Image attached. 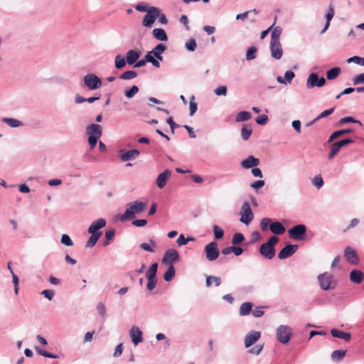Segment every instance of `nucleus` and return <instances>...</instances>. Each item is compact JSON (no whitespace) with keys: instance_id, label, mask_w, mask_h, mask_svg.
Here are the masks:
<instances>
[{"instance_id":"obj_1","label":"nucleus","mask_w":364,"mask_h":364,"mask_svg":"<svg viewBox=\"0 0 364 364\" xmlns=\"http://www.w3.org/2000/svg\"><path fill=\"white\" fill-rule=\"evenodd\" d=\"M147 205L141 201H134L127 205L125 212L120 216L121 221H126L135 218V215L145 211Z\"/></svg>"},{"instance_id":"obj_2","label":"nucleus","mask_w":364,"mask_h":364,"mask_svg":"<svg viewBox=\"0 0 364 364\" xmlns=\"http://www.w3.org/2000/svg\"><path fill=\"white\" fill-rule=\"evenodd\" d=\"M166 46L162 43L158 44L151 51L146 54V60L155 68L160 67L159 60H163L162 53L166 50Z\"/></svg>"},{"instance_id":"obj_3","label":"nucleus","mask_w":364,"mask_h":364,"mask_svg":"<svg viewBox=\"0 0 364 364\" xmlns=\"http://www.w3.org/2000/svg\"><path fill=\"white\" fill-rule=\"evenodd\" d=\"M279 242L277 236H272L266 243L262 244L259 247V253L264 257L271 259L275 255L274 245Z\"/></svg>"},{"instance_id":"obj_4","label":"nucleus","mask_w":364,"mask_h":364,"mask_svg":"<svg viewBox=\"0 0 364 364\" xmlns=\"http://www.w3.org/2000/svg\"><path fill=\"white\" fill-rule=\"evenodd\" d=\"M159 15V9L155 6H150V10L143 18L142 25L146 28H151Z\"/></svg>"},{"instance_id":"obj_5","label":"nucleus","mask_w":364,"mask_h":364,"mask_svg":"<svg viewBox=\"0 0 364 364\" xmlns=\"http://www.w3.org/2000/svg\"><path fill=\"white\" fill-rule=\"evenodd\" d=\"M84 84L90 90H93L102 86V80L95 74H87L84 77Z\"/></svg>"},{"instance_id":"obj_6","label":"nucleus","mask_w":364,"mask_h":364,"mask_svg":"<svg viewBox=\"0 0 364 364\" xmlns=\"http://www.w3.org/2000/svg\"><path fill=\"white\" fill-rule=\"evenodd\" d=\"M240 220L246 225H249L254 218L253 213L247 202H245L241 208Z\"/></svg>"},{"instance_id":"obj_7","label":"nucleus","mask_w":364,"mask_h":364,"mask_svg":"<svg viewBox=\"0 0 364 364\" xmlns=\"http://www.w3.org/2000/svg\"><path fill=\"white\" fill-rule=\"evenodd\" d=\"M291 335V329L284 325H281L277 330V338L282 343H287L289 342Z\"/></svg>"},{"instance_id":"obj_8","label":"nucleus","mask_w":364,"mask_h":364,"mask_svg":"<svg viewBox=\"0 0 364 364\" xmlns=\"http://www.w3.org/2000/svg\"><path fill=\"white\" fill-rule=\"evenodd\" d=\"M206 258L209 261L215 260L219 256V250L218 249V243L216 242H211L208 243L204 249Z\"/></svg>"},{"instance_id":"obj_9","label":"nucleus","mask_w":364,"mask_h":364,"mask_svg":"<svg viewBox=\"0 0 364 364\" xmlns=\"http://www.w3.org/2000/svg\"><path fill=\"white\" fill-rule=\"evenodd\" d=\"M306 228L304 225L300 224L292 227L289 230V236L296 240H301L304 237Z\"/></svg>"},{"instance_id":"obj_10","label":"nucleus","mask_w":364,"mask_h":364,"mask_svg":"<svg viewBox=\"0 0 364 364\" xmlns=\"http://www.w3.org/2000/svg\"><path fill=\"white\" fill-rule=\"evenodd\" d=\"M179 259V254L177 250L174 249L168 250L164 254V256L162 259V264H173V262L178 261Z\"/></svg>"},{"instance_id":"obj_11","label":"nucleus","mask_w":364,"mask_h":364,"mask_svg":"<svg viewBox=\"0 0 364 364\" xmlns=\"http://www.w3.org/2000/svg\"><path fill=\"white\" fill-rule=\"evenodd\" d=\"M333 276L331 274L325 272L318 276V280L322 289L328 290L331 289Z\"/></svg>"},{"instance_id":"obj_12","label":"nucleus","mask_w":364,"mask_h":364,"mask_svg":"<svg viewBox=\"0 0 364 364\" xmlns=\"http://www.w3.org/2000/svg\"><path fill=\"white\" fill-rule=\"evenodd\" d=\"M298 249L297 245H287L278 254V257L281 259L289 257L296 252Z\"/></svg>"},{"instance_id":"obj_13","label":"nucleus","mask_w":364,"mask_h":364,"mask_svg":"<svg viewBox=\"0 0 364 364\" xmlns=\"http://www.w3.org/2000/svg\"><path fill=\"white\" fill-rule=\"evenodd\" d=\"M346 259L353 264H358L359 262L358 256L354 249L351 247H347L344 251Z\"/></svg>"},{"instance_id":"obj_14","label":"nucleus","mask_w":364,"mask_h":364,"mask_svg":"<svg viewBox=\"0 0 364 364\" xmlns=\"http://www.w3.org/2000/svg\"><path fill=\"white\" fill-rule=\"evenodd\" d=\"M270 49L272 57L279 60L282 56V48L280 42L270 41Z\"/></svg>"},{"instance_id":"obj_15","label":"nucleus","mask_w":364,"mask_h":364,"mask_svg":"<svg viewBox=\"0 0 364 364\" xmlns=\"http://www.w3.org/2000/svg\"><path fill=\"white\" fill-rule=\"evenodd\" d=\"M261 336L259 331H251L245 338V346L246 348H249L254 343H255Z\"/></svg>"},{"instance_id":"obj_16","label":"nucleus","mask_w":364,"mask_h":364,"mask_svg":"<svg viewBox=\"0 0 364 364\" xmlns=\"http://www.w3.org/2000/svg\"><path fill=\"white\" fill-rule=\"evenodd\" d=\"M171 176V171L169 169L165 170L163 173H160L156 178V186L159 188H163L170 176Z\"/></svg>"},{"instance_id":"obj_17","label":"nucleus","mask_w":364,"mask_h":364,"mask_svg":"<svg viewBox=\"0 0 364 364\" xmlns=\"http://www.w3.org/2000/svg\"><path fill=\"white\" fill-rule=\"evenodd\" d=\"M87 134L89 136L100 138L102 134V127L99 124H92L87 127Z\"/></svg>"},{"instance_id":"obj_18","label":"nucleus","mask_w":364,"mask_h":364,"mask_svg":"<svg viewBox=\"0 0 364 364\" xmlns=\"http://www.w3.org/2000/svg\"><path fill=\"white\" fill-rule=\"evenodd\" d=\"M130 336L133 343L136 346L142 341V332L136 326H133L130 331Z\"/></svg>"},{"instance_id":"obj_19","label":"nucleus","mask_w":364,"mask_h":364,"mask_svg":"<svg viewBox=\"0 0 364 364\" xmlns=\"http://www.w3.org/2000/svg\"><path fill=\"white\" fill-rule=\"evenodd\" d=\"M259 164V160L253 156H249L241 162V166L245 168H250L257 166Z\"/></svg>"},{"instance_id":"obj_20","label":"nucleus","mask_w":364,"mask_h":364,"mask_svg":"<svg viewBox=\"0 0 364 364\" xmlns=\"http://www.w3.org/2000/svg\"><path fill=\"white\" fill-rule=\"evenodd\" d=\"M106 225V220L103 218H100L94 221L88 228L89 233H97V230L104 228Z\"/></svg>"},{"instance_id":"obj_21","label":"nucleus","mask_w":364,"mask_h":364,"mask_svg":"<svg viewBox=\"0 0 364 364\" xmlns=\"http://www.w3.org/2000/svg\"><path fill=\"white\" fill-rule=\"evenodd\" d=\"M270 231L275 235H282L285 232L284 226L279 222H272L269 225Z\"/></svg>"},{"instance_id":"obj_22","label":"nucleus","mask_w":364,"mask_h":364,"mask_svg":"<svg viewBox=\"0 0 364 364\" xmlns=\"http://www.w3.org/2000/svg\"><path fill=\"white\" fill-rule=\"evenodd\" d=\"M140 56V53L135 50H129L126 55V61L129 65L136 62Z\"/></svg>"},{"instance_id":"obj_23","label":"nucleus","mask_w":364,"mask_h":364,"mask_svg":"<svg viewBox=\"0 0 364 364\" xmlns=\"http://www.w3.org/2000/svg\"><path fill=\"white\" fill-rule=\"evenodd\" d=\"M331 333L332 336H333L335 338L343 339L346 341H349L351 338L350 333L343 332L337 328H332L331 330Z\"/></svg>"},{"instance_id":"obj_24","label":"nucleus","mask_w":364,"mask_h":364,"mask_svg":"<svg viewBox=\"0 0 364 364\" xmlns=\"http://www.w3.org/2000/svg\"><path fill=\"white\" fill-rule=\"evenodd\" d=\"M139 151L136 149L129 150L124 154H122L120 156V159L123 161H127L129 160H133L139 156Z\"/></svg>"},{"instance_id":"obj_25","label":"nucleus","mask_w":364,"mask_h":364,"mask_svg":"<svg viewBox=\"0 0 364 364\" xmlns=\"http://www.w3.org/2000/svg\"><path fill=\"white\" fill-rule=\"evenodd\" d=\"M364 274L360 270L354 269L350 273V279L353 283L360 284L362 282Z\"/></svg>"},{"instance_id":"obj_26","label":"nucleus","mask_w":364,"mask_h":364,"mask_svg":"<svg viewBox=\"0 0 364 364\" xmlns=\"http://www.w3.org/2000/svg\"><path fill=\"white\" fill-rule=\"evenodd\" d=\"M152 34L159 41H166L168 40L167 35L163 28H154Z\"/></svg>"},{"instance_id":"obj_27","label":"nucleus","mask_w":364,"mask_h":364,"mask_svg":"<svg viewBox=\"0 0 364 364\" xmlns=\"http://www.w3.org/2000/svg\"><path fill=\"white\" fill-rule=\"evenodd\" d=\"M334 13L335 12H334L333 6L332 4H330L329 8H328V11L326 15V25H325L323 29L321 31V33H323L328 28V27L330 26V22L334 16Z\"/></svg>"},{"instance_id":"obj_28","label":"nucleus","mask_w":364,"mask_h":364,"mask_svg":"<svg viewBox=\"0 0 364 364\" xmlns=\"http://www.w3.org/2000/svg\"><path fill=\"white\" fill-rule=\"evenodd\" d=\"M253 304L251 302H245L242 304L240 307V314L241 316H247L251 311L252 309Z\"/></svg>"},{"instance_id":"obj_29","label":"nucleus","mask_w":364,"mask_h":364,"mask_svg":"<svg viewBox=\"0 0 364 364\" xmlns=\"http://www.w3.org/2000/svg\"><path fill=\"white\" fill-rule=\"evenodd\" d=\"M271 41L280 42V36L282 33V28L280 26H276L272 29Z\"/></svg>"},{"instance_id":"obj_30","label":"nucleus","mask_w":364,"mask_h":364,"mask_svg":"<svg viewBox=\"0 0 364 364\" xmlns=\"http://www.w3.org/2000/svg\"><path fill=\"white\" fill-rule=\"evenodd\" d=\"M346 350H334L331 355V359L336 361H340L346 356Z\"/></svg>"},{"instance_id":"obj_31","label":"nucleus","mask_w":364,"mask_h":364,"mask_svg":"<svg viewBox=\"0 0 364 364\" xmlns=\"http://www.w3.org/2000/svg\"><path fill=\"white\" fill-rule=\"evenodd\" d=\"M318 81V76L316 73H311L307 79L306 85L309 88H313L316 87V83Z\"/></svg>"},{"instance_id":"obj_32","label":"nucleus","mask_w":364,"mask_h":364,"mask_svg":"<svg viewBox=\"0 0 364 364\" xmlns=\"http://www.w3.org/2000/svg\"><path fill=\"white\" fill-rule=\"evenodd\" d=\"M341 73V68L338 67H335L328 70L326 72V77L328 80H334L336 79Z\"/></svg>"},{"instance_id":"obj_33","label":"nucleus","mask_w":364,"mask_h":364,"mask_svg":"<svg viewBox=\"0 0 364 364\" xmlns=\"http://www.w3.org/2000/svg\"><path fill=\"white\" fill-rule=\"evenodd\" d=\"M91 234H92V235L90 236V237L89 238V240H87V242L86 243L87 247H92L97 243V240L102 235L101 232H99L97 233H91Z\"/></svg>"},{"instance_id":"obj_34","label":"nucleus","mask_w":364,"mask_h":364,"mask_svg":"<svg viewBox=\"0 0 364 364\" xmlns=\"http://www.w3.org/2000/svg\"><path fill=\"white\" fill-rule=\"evenodd\" d=\"M175 268L173 267V264H171V265L168 266L167 270L164 274V279L166 282H169L172 280L175 275Z\"/></svg>"},{"instance_id":"obj_35","label":"nucleus","mask_w":364,"mask_h":364,"mask_svg":"<svg viewBox=\"0 0 364 364\" xmlns=\"http://www.w3.org/2000/svg\"><path fill=\"white\" fill-rule=\"evenodd\" d=\"M353 132V129H342L339 131L334 132L330 136L328 141H332L333 140L338 138L339 136H342L345 134H349Z\"/></svg>"},{"instance_id":"obj_36","label":"nucleus","mask_w":364,"mask_h":364,"mask_svg":"<svg viewBox=\"0 0 364 364\" xmlns=\"http://www.w3.org/2000/svg\"><path fill=\"white\" fill-rule=\"evenodd\" d=\"M252 129L250 125L245 124L241 129V136L244 140L250 139Z\"/></svg>"},{"instance_id":"obj_37","label":"nucleus","mask_w":364,"mask_h":364,"mask_svg":"<svg viewBox=\"0 0 364 364\" xmlns=\"http://www.w3.org/2000/svg\"><path fill=\"white\" fill-rule=\"evenodd\" d=\"M251 118V114L247 111L240 112L235 117L236 122L247 121Z\"/></svg>"},{"instance_id":"obj_38","label":"nucleus","mask_w":364,"mask_h":364,"mask_svg":"<svg viewBox=\"0 0 364 364\" xmlns=\"http://www.w3.org/2000/svg\"><path fill=\"white\" fill-rule=\"evenodd\" d=\"M157 268H158V264L154 263L151 264L150 268L146 272V277L147 279H156V274L157 272Z\"/></svg>"},{"instance_id":"obj_39","label":"nucleus","mask_w":364,"mask_h":364,"mask_svg":"<svg viewBox=\"0 0 364 364\" xmlns=\"http://www.w3.org/2000/svg\"><path fill=\"white\" fill-rule=\"evenodd\" d=\"M212 281H214V283L216 287H218L221 284V279L219 277H214V276H208L206 277V286L210 287L212 284Z\"/></svg>"},{"instance_id":"obj_40","label":"nucleus","mask_w":364,"mask_h":364,"mask_svg":"<svg viewBox=\"0 0 364 364\" xmlns=\"http://www.w3.org/2000/svg\"><path fill=\"white\" fill-rule=\"evenodd\" d=\"M213 233H214V236H215V239L220 240L223 237L224 231L221 228H220L217 225H214L213 227Z\"/></svg>"},{"instance_id":"obj_41","label":"nucleus","mask_w":364,"mask_h":364,"mask_svg":"<svg viewBox=\"0 0 364 364\" xmlns=\"http://www.w3.org/2000/svg\"><path fill=\"white\" fill-rule=\"evenodd\" d=\"M136 75H137V73H136V71L129 70V71H126V72L123 73L120 75V79H122V80H131V79H133V78L136 77Z\"/></svg>"},{"instance_id":"obj_42","label":"nucleus","mask_w":364,"mask_h":364,"mask_svg":"<svg viewBox=\"0 0 364 364\" xmlns=\"http://www.w3.org/2000/svg\"><path fill=\"white\" fill-rule=\"evenodd\" d=\"M114 63H115V67L117 69H121L125 66L126 61L123 57H122L120 55H117L115 57Z\"/></svg>"},{"instance_id":"obj_43","label":"nucleus","mask_w":364,"mask_h":364,"mask_svg":"<svg viewBox=\"0 0 364 364\" xmlns=\"http://www.w3.org/2000/svg\"><path fill=\"white\" fill-rule=\"evenodd\" d=\"M35 349L36 350V351L38 352V353L39 355H43L44 357L50 358H58V355H54L53 353H49L47 350L41 349L39 347L36 346V347H35Z\"/></svg>"},{"instance_id":"obj_44","label":"nucleus","mask_w":364,"mask_h":364,"mask_svg":"<svg viewBox=\"0 0 364 364\" xmlns=\"http://www.w3.org/2000/svg\"><path fill=\"white\" fill-rule=\"evenodd\" d=\"M245 240L244 235L240 232L235 233L232 237V243L233 245H237Z\"/></svg>"},{"instance_id":"obj_45","label":"nucleus","mask_w":364,"mask_h":364,"mask_svg":"<svg viewBox=\"0 0 364 364\" xmlns=\"http://www.w3.org/2000/svg\"><path fill=\"white\" fill-rule=\"evenodd\" d=\"M4 122L11 127H17L22 124L20 121L13 118H4Z\"/></svg>"},{"instance_id":"obj_46","label":"nucleus","mask_w":364,"mask_h":364,"mask_svg":"<svg viewBox=\"0 0 364 364\" xmlns=\"http://www.w3.org/2000/svg\"><path fill=\"white\" fill-rule=\"evenodd\" d=\"M340 149H341V147L339 146H338L336 142L333 144L331 145V151H330V153L328 154V158L329 159L333 158L338 153Z\"/></svg>"},{"instance_id":"obj_47","label":"nucleus","mask_w":364,"mask_h":364,"mask_svg":"<svg viewBox=\"0 0 364 364\" xmlns=\"http://www.w3.org/2000/svg\"><path fill=\"white\" fill-rule=\"evenodd\" d=\"M349 122L358 123L360 125H361V122L360 121L355 119L353 117H346L341 118L339 120V124H346V123H349Z\"/></svg>"},{"instance_id":"obj_48","label":"nucleus","mask_w":364,"mask_h":364,"mask_svg":"<svg viewBox=\"0 0 364 364\" xmlns=\"http://www.w3.org/2000/svg\"><path fill=\"white\" fill-rule=\"evenodd\" d=\"M139 92V87L136 85H133L129 90L125 92V96L128 98H132Z\"/></svg>"},{"instance_id":"obj_49","label":"nucleus","mask_w":364,"mask_h":364,"mask_svg":"<svg viewBox=\"0 0 364 364\" xmlns=\"http://www.w3.org/2000/svg\"><path fill=\"white\" fill-rule=\"evenodd\" d=\"M272 220L268 218H264L260 220V228L263 231L267 230L268 226L270 225Z\"/></svg>"},{"instance_id":"obj_50","label":"nucleus","mask_w":364,"mask_h":364,"mask_svg":"<svg viewBox=\"0 0 364 364\" xmlns=\"http://www.w3.org/2000/svg\"><path fill=\"white\" fill-rule=\"evenodd\" d=\"M312 183L317 188H320L323 186V178L322 177L318 175V176H316L313 179H312Z\"/></svg>"},{"instance_id":"obj_51","label":"nucleus","mask_w":364,"mask_h":364,"mask_svg":"<svg viewBox=\"0 0 364 364\" xmlns=\"http://www.w3.org/2000/svg\"><path fill=\"white\" fill-rule=\"evenodd\" d=\"M348 63H355L364 66V58L353 56L347 60Z\"/></svg>"},{"instance_id":"obj_52","label":"nucleus","mask_w":364,"mask_h":364,"mask_svg":"<svg viewBox=\"0 0 364 364\" xmlns=\"http://www.w3.org/2000/svg\"><path fill=\"white\" fill-rule=\"evenodd\" d=\"M197 110V103L195 101V97L192 96L190 100V115L192 116Z\"/></svg>"},{"instance_id":"obj_53","label":"nucleus","mask_w":364,"mask_h":364,"mask_svg":"<svg viewBox=\"0 0 364 364\" xmlns=\"http://www.w3.org/2000/svg\"><path fill=\"white\" fill-rule=\"evenodd\" d=\"M257 52V48L254 46L250 48L246 54V58L247 60H252L255 58V53Z\"/></svg>"},{"instance_id":"obj_54","label":"nucleus","mask_w":364,"mask_h":364,"mask_svg":"<svg viewBox=\"0 0 364 364\" xmlns=\"http://www.w3.org/2000/svg\"><path fill=\"white\" fill-rule=\"evenodd\" d=\"M61 242L64 244L66 246H72L73 245V242L70 237L66 235L63 234L61 237Z\"/></svg>"},{"instance_id":"obj_55","label":"nucleus","mask_w":364,"mask_h":364,"mask_svg":"<svg viewBox=\"0 0 364 364\" xmlns=\"http://www.w3.org/2000/svg\"><path fill=\"white\" fill-rule=\"evenodd\" d=\"M294 76H295V74L293 71L287 70L285 73L284 77L286 84L290 83L291 82L292 79L294 77Z\"/></svg>"},{"instance_id":"obj_56","label":"nucleus","mask_w":364,"mask_h":364,"mask_svg":"<svg viewBox=\"0 0 364 364\" xmlns=\"http://www.w3.org/2000/svg\"><path fill=\"white\" fill-rule=\"evenodd\" d=\"M334 109L333 108H331V109H328L323 112H322L314 120V122L315 121H317L321 118H323V117H326L328 115H330L331 114L333 113Z\"/></svg>"},{"instance_id":"obj_57","label":"nucleus","mask_w":364,"mask_h":364,"mask_svg":"<svg viewBox=\"0 0 364 364\" xmlns=\"http://www.w3.org/2000/svg\"><path fill=\"white\" fill-rule=\"evenodd\" d=\"M353 82L355 85L364 83V73L355 76L353 79Z\"/></svg>"},{"instance_id":"obj_58","label":"nucleus","mask_w":364,"mask_h":364,"mask_svg":"<svg viewBox=\"0 0 364 364\" xmlns=\"http://www.w3.org/2000/svg\"><path fill=\"white\" fill-rule=\"evenodd\" d=\"M186 48L191 51L195 50L196 48V42L194 39H191L186 43Z\"/></svg>"},{"instance_id":"obj_59","label":"nucleus","mask_w":364,"mask_h":364,"mask_svg":"<svg viewBox=\"0 0 364 364\" xmlns=\"http://www.w3.org/2000/svg\"><path fill=\"white\" fill-rule=\"evenodd\" d=\"M41 294L46 297L47 298L48 300H52L53 299V296H54V294H55V292L53 290H50V289H45L43 290Z\"/></svg>"},{"instance_id":"obj_60","label":"nucleus","mask_w":364,"mask_h":364,"mask_svg":"<svg viewBox=\"0 0 364 364\" xmlns=\"http://www.w3.org/2000/svg\"><path fill=\"white\" fill-rule=\"evenodd\" d=\"M135 9L139 11L147 13L150 10V6H148L146 4L142 3L136 5Z\"/></svg>"},{"instance_id":"obj_61","label":"nucleus","mask_w":364,"mask_h":364,"mask_svg":"<svg viewBox=\"0 0 364 364\" xmlns=\"http://www.w3.org/2000/svg\"><path fill=\"white\" fill-rule=\"evenodd\" d=\"M257 124L264 125L266 124L268 121V117L265 114L260 115L255 119Z\"/></svg>"},{"instance_id":"obj_62","label":"nucleus","mask_w":364,"mask_h":364,"mask_svg":"<svg viewBox=\"0 0 364 364\" xmlns=\"http://www.w3.org/2000/svg\"><path fill=\"white\" fill-rule=\"evenodd\" d=\"M262 306H258L252 311V315L255 317H261L264 315V312L262 310Z\"/></svg>"},{"instance_id":"obj_63","label":"nucleus","mask_w":364,"mask_h":364,"mask_svg":"<svg viewBox=\"0 0 364 364\" xmlns=\"http://www.w3.org/2000/svg\"><path fill=\"white\" fill-rule=\"evenodd\" d=\"M264 186V181L262 180H259V181H255L254 183L250 184V187L254 189H256V190H258V189L262 188Z\"/></svg>"},{"instance_id":"obj_64","label":"nucleus","mask_w":364,"mask_h":364,"mask_svg":"<svg viewBox=\"0 0 364 364\" xmlns=\"http://www.w3.org/2000/svg\"><path fill=\"white\" fill-rule=\"evenodd\" d=\"M189 241L188 238H186L183 235H180L177 239V244L178 246H183L188 243Z\"/></svg>"}]
</instances>
